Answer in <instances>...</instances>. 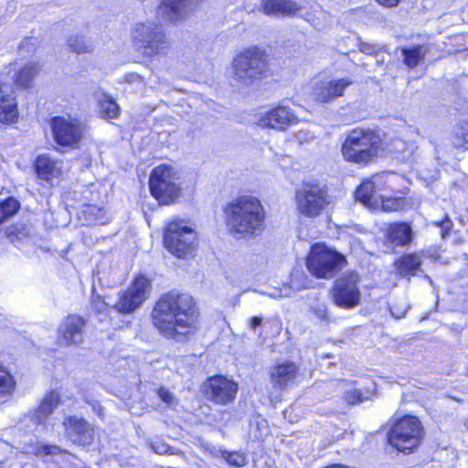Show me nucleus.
Masks as SVG:
<instances>
[{
  "mask_svg": "<svg viewBox=\"0 0 468 468\" xmlns=\"http://www.w3.org/2000/svg\"><path fill=\"white\" fill-rule=\"evenodd\" d=\"M65 436L74 444L86 446L94 440V430L83 418L67 416L63 420Z\"/></svg>",
  "mask_w": 468,
  "mask_h": 468,
  "instance_id": "nucleus-17",
  "label": "nucleus"
},
{
  "mask_svg": "<svg viewBox=\"0 0 468 468\" xmlns=\"http://www.w3.org/2000/svg\"><path fill=\"white\" fill-rule=\"evenodd\" d=\"M222 456L228 462V463L237 467H242L247 463L244 454L237 452H229L224 451L222 452Z\"/></svg>",
  "mask_w": 468,
  "mask_h": 468,
  "instance_id": "nucleus-38",
  "label": "nucleus"
},
{
  "mask_svg": "<svg viewBox=\"0 0 468 468\" xmlns=\"http://www.w3.org/2000/svg\"><path fill=\"white\" fill-rule=\"evenodd\" d=\"M262 324V318L260 316H253L250 322V327L251 329H256L258 326Z\"/></svg>",
  "mask_w": 468,
  "mask_h": 468,
  "instance_id": "nucleus-47",
  "label": "nucleus"
},
{
  "mask_svg": "<svg viewBox=\"0 0 468 468\" xmlns=\"http://www.w3.org/2000/svg\"><path fill=\"white\" fill-rule=\"evenodd\" d=\"M386 237L391 245L406 246L412 239V230L406 223H394L388 228Z\"/></svg>",
  "mask_w": 468,
  "mask_h": 468,
  "instance_id": "nucleus-27",
  "label": "nucleus"
},
{
  "mask_svg": "<svg viewBox=\"0 0 468 468\" xmlns=\"http://www.w3.org/2000/svg\"><path fill=\"white\" fill-rule=\"evenodd\" d=\"M51 127L55 141L62 146L76 147L82 138L85 125L76 118L54 117Z\"/></svg>",
  "mask_w": 468,
  "mask_h": 468,
  "instance_id": "nucleus-13",
  "label": "nucleus"
},
{
  "mask_svg": "<svg viewBox=\"0 0 468 468\" xmlns=\"http://www.w3.org/2000/svg\"><path fill=\"white\" fill-rule=\"evenodd\" d=\"M99 114L102 119H115L120 114V107L110 96L101 93L98 96Z\"/></svg>",
  "mask_w": 468,
  "mask_h": 468,
  "instance_id": "nucleus-29",
  "label": "nucleus"
},
{
  "mask_svg": "<svg viewBox=\"0 0 468 468\" xmlns=\"http://www.w3.org/2000/svg\"><path fill=\"white\" fill-rule=\"evenodd\" d=\"M438 171L434 170L429 178L435 179L437 177Z\"/></svg>",
  "mask_w": 468,
  "mask_h": 468,
  "instance_id": "nucleus-49",
  "label": "nucleus"
},
{
  "mask_svg": "<svg viewBox=\"0 0 468 468\" xmlns=\"http://www.w3.org/2000/svg\"><path fill=\"white\" fill-rule=\"evenodd\" d=\"M34 168L39 179L52 185L53 180L62 176V161L50 157L48 154H40L37 157Z\"/></svg>",
  "mask_w": 468,
  "mask_h": 468,
  "instance_id": "nucleus-21",
  "label": "nucleus"
},
{
  "mask_svg": "<svg viewBox=\"0 0 468 468\" xmlns=\"http://www.w3.org/2000/svg\"><path fill=\"white\" fill-rule=\"evenodd\" d=\"M204 0H161L158 14L176 23L187 17Z\"/></svg>",
  "mask_w": 468,
  "mask_h": 468,
  "instance_id": "nucleus-19",
  "label": "nucleus"
},
{
  "mask_svg": "<svg viewBox=\"0 0 468 468\" xmlns=\"http://www.w3.org/2000/svg\"><path fill=\"white\" fill-rule=\"evenodd\" d=\"M152 448L154 451V452H156L158 454H164L168 452L169 446L165 443L155 442V443L152 444Z\"/></svg>",
  "mask_w": 468,
  "mask_h": 468,
  "instance_id": "nucleus-45",
  "label": "nucleus"
},
{
  "mask_svg": "<svg viewBox=\"0 0 468 468\" xmlns=\"http://www.w3.org/2000/svg\"><path fill=\"white\" fill-rule=\"evenodd\" d=\"M151 318L161 335L176 342H184L189 330L197 328L198 311L192 296L172 291L160 296L153 308Z\"/></svg>",
  "mask_w": 468,
  "mask_h": 468,
  "instance_id": "nucleus-1",
  "label": "nucleus"
},
{
  "mask_svg": "<svg viewBox=\"0 0 468 468\" xmlns=\"http://www.w3.org/2000/svg\"><path fill=\"white\" fill-rule=\"evenodd\" d=\"M379 48L377 45L367 43V42H360L359 44V50L367 55H372L376 54Z\"/></svg>",
  "mask_w": 468,
  "mask_h": 468,
  "instance_id": "nucleus-43",
  "label": "nucleus"
},
{
  "mask_svg": "<svg viewBox=\"0 0 468 468\" xmlns=\"http://www.w3.org/2000/svg\"><path fill=\"white\" fill-rule=\"evenodd\" d=\"M19 208V203L13 197H9L0 203V225L11 218Z\"/></svg>",
  "mask_w": 468,
  "mask_h": 468,
  "instance_id": "nucleus-34",
  "label": "nucleus"
},
{
  "mask_svg": "<svg viewBox=\"0 0 468 468\" xmlns=\"http://www.w3.org/2000/svg\"><path fill=\"white\" fill-rule=\"evenodd\" d=\"M452 144L455 148L468 149V118L454 129Z\"/></svg>",
  "mask_w": 468,
  "mask_h": 468,
  "instance_id": "nucleus-32",
  "label": "nucleus"
},
{
  "mask_svg": "<svg viewBox=\"0 0 468 468\" xmlns=\"http://www.w3.org/2000/svg\"><path fill=\"white\" fill-rule=\"evenodd\" d=\"M423 429L418 418L406 416L399 420L388 433L390 445L399 452H410L420 442Z\"/></svg>",
  "mask_w": 468,
  "mask_h": 468,
  "instance_id": "nucleus-8",
  "label": "nucleus"
},
{
  "mask_svg": "<svg viewBox=\"0 0 468 468\" xmlns=\"http://www.w3.org/2000/svg\"><path fill=\"white\" fill-rule=\"evenodd\" d=\"M296 116L289 107L278 106L264 113L259 119L261 127H270L278 130H285L289 125L294 123Z\"/></svg>",
  "mask_w": 468,
  "mask_h": 468,
  "instance_id": "nucleus-20",
  "label": "nucleus"
},
{
  "mask_svg": "<svg viewBox=\"0 0 468 468\" xmlns=\"http://www.w3.org/2000/svg\"><path fill=\"white\" fill-rule=\"evenodd\" d=\"M379 5L387 7L397 6L400 0H376Z\"/></svg>",
  "mask_w": 468,
  "mask_h": 468,
  "instance_id": "nucleus-46",
  "label": "nucleus"
},
{
  "mask_svg": "<svg viewBox=\"0 0 468 468\" xmlns=\"http://www.w3.org/2000/svg\"><path fill=\"white\" fill-rule=\"evenodd\" d=\"M422 264L421 256L418 253H410L395 261L397 271L402 276H415Z\"/></svg>",
  "mask_w": 468,
  "mask_h": 468,
  "instance_id": "nucleus-28",
  "label": "nucleus"
},
{
  "mask_svg": "<svg viewBox=\"0 0 468 468\" xmlns=\"http://www.w3.org/2000/svg\"><path fill=\"white\" fill-rule=\"evenodd\" d=\"M89 208L90 209V212H92V210L95 209L94 207H89Z\"/></svg>",
  "mask_w": 468,
  "mask_h": 468,
  "instance_id": "nucleus-52",
  "label": "nucleus"
},
{
  "mask_svg": "<svg viewBox=\"0 0 468 468\" xmlns=\"http://www.w3.org/2000/svg\"><path fill=\"white\" fill-rule=\"evenodd\" d=\"M16 381L9 371L0 365V404L8 401L15 391Z\"/></svg>",
  "mask_w": 468,
  "mask_h": 468,
  "instance_id": "nucleus-30",
  "label": "nucleus"
},
{
  "mask_svg": "<svg viewBox=\"0 0 468 468\" xmlns=\"http://www.w3.org/2000/svg\"><path fill=\"white\" fill-rule=\"evenodd\" d=\"M312 281H310L303 271H295L290 277L289 286L283 285L284 292L282 296H291L292 292H299L303 289H307L311 286Z\"/></svg>",
  "mask_w": 468,
  "mask_h": 468,
  "instance_id": "nucleus-31",
  "label": "nucleus"
},
{
  "mask_svg": "<svg viewBox=\"0 0 468 468\" xmlns=\"http://www.w3.org/2000/svg\"><path fill=\"white\" fill-rule=\"evenodd\" d=\"M301 8L293 0H261L260 10L270 16H293Z\"/></svg>",
  "mask_w": 468,
  "mask_h": 468,
  "instance_id": "nucleus-24",
  "label": "nucleus"
},
{
  "mask_svg": "<svg viewBox=\"0 0 468 468\" xmlns=\"http://www.w3.org/2000/svg\"><path fill=\"white\" fill-rule=\"evenodd\" d=\"M131 37L134 49L146 58L165 55L169 49L164 27L154 20L135 23Z\"/></svg>",
  "mask_w": 468,
  "mask_h": 468,
  "instance_id": "nucleus-4",
  "label": "nucleus"
},
{
  "mask_svg": "<svg viewBox=\"0 0 468 468\" xmlns=\"http://www.w3.org/2000/svg\"><path fill=\"white\" fill-rule=\"evenodd\" d=\"M431 44H414L398 48L400 52L402 63L409 69H415L423 63L427 54L431 48Z\"/></svg>",
  "mask_w": 468,
  "mask_h": 468,
  "instance_id": "nucleus-23",
  "label": "nucleus"
},
{
  "mask_svg": "<svg viewBox=\"0 0 468 468\" xmlns=\"http://www.w3.org/2000/svg\"><path fill=\"white\" fill-rule=\"evenodd\" d=\"M353 83L354 80L350 77L318 79L313 84L312 97L318 102L330 103L344 96L346 88Z\"/></svg>",
  "mask_w": 468,
  "mask_h": 468,
  "instance_id": "nucleus-14",
  "label": "nucleus"
},
{
  "mask_svg": "<svg viewBox=\"0 0 468 468\" xmlns=\"http://www.w3.org/2000/svg\"><path fill=\"white\" fill-rule=\"evenodd\" d=\"M68 44L72 51L76 53H90L93 50V45L90 41L81 36H72L68 39Z\"/></svg>",
  "mask_w": 468,
  "mask_h": 468,
  "instance_id": "nucleus-33",
  "label": "nucleus"
},
{
  "mask_svg": "<svg viewBox=\"0 0 468 468\" xmlns=\"http://www.w3.org/2000/svg\"><path fill=\"white\" fill-rule=\"evenodd\" d=\"M60 395L57 391H50L47 393L37 409L29 413L30 420L37 425H45L48 418L53 413L55 409L60 403Z\"/></svg>",
  "mask_w": 468,
  "mask_h": 468,
  "instance_id": "nucleus-22",
  "label": "nucleus"
},
{
  "mask_svg": "<svg viewBox=\"0 0 468 468\" xmlns=\"http://www.w3.org/2000/svg\"><path fill=\"white\" fill-rule=\"evenodd\" d=\"M294 138L300 145H303L312 143L315 139V135L311 131L303 129L295 133Z\"/></svg>",
  "mask_w": 468,
  "mask_h": 468,
  "instance_id": "nucleus-40",
  "label": "nucleus"
},
{
  "mask_svg": "<svg viewBox=\"0 0 468 468\" xmlns=\"http://www.w3.org/2000/svg\"><path fill=\"white\" fill-rule=\"evenodd\" d=\"M39 71V67L37 63H28L25 65L19 71L11 72L9 69L7 72H2L0 75H5L8 82L12 84H16L20 87H28L31 85V82L34 80L35 77Z\"/></svg>",
  "mask_w": 468,
  "mask_h": 468,
  "instance_id": "nucleus-26",
  "label": "nucleus"
},
{
  "mask_svg": "<svg viewBox=\"0 0 468 468\" xmlns=\"http://www.w3.org/2000/svg\"><path fill=\"white\" fill-rule=\"evenodd\" d=\"M383 150L379 133L370 129L351 130L341 146V154L346 162L361 165L373 162Z\"/></svg>",
  "mask_w": 468,
  "mask_h": 468,
  "instance_id": "nucleus-3",
  "label": "nucleus"
},
{
  "mask_svg": "<svg viewBox=\"0 0 468 468\" xmlns=\"http://www.w3.org/2000/svg\"><path fill=\"white\" fill-rule=\"evenodd\" d=\"M90 406L94 412H96L99 416H102V407L100 405L98 401L90 402Z\"/></svg>",
  "mask_w": 468,
  "mask_h": 468,
  "instance_id": "nucleus-48",
  "label": "nucleus"
},
{
  "mask_svg": "<svg viewBox=\"0 0 468 468\" xmlns=\"http://www.w3.org/2000/svg\"><path fill=\"white\" fill-rule=\"evenodd\" d=\"M434 224L441 229V236L444 238L445 234L452 229V223L449 217L446 215L442 221L434 222Z\"/></svg>",
  "mask_w": 468,
  "mask_h": 468,
  "instance_id": "nucleus-44",
  "label": "nucleus"
},
{
  "mask_svg": "<svg viewBox=\"0 0 468 468\" xmlns=\"http://www.w3.org/2000/svg\"><path fill=\"white\" fill-rule=\"evenodd\" d=\"M6 80L5 75H0V123L10 125L17 122L19 112L13 86Z\"/></svg>",
  "mask_w": 468,
  "mask_h": 468,
  "instance_id": "nucleus-18",
  "label": "nucleus"
},
{
  "mask_svg": "<svg viewBox=\"0 0 468 468\" xmlns=\"http://www.w3.org/2000/svg\"><path fill=\"white\" fill-rule=\"evenodd\" d=\"M374 192V184L371 181H365L357 187L356 192V198L361 203L367 205L370 202Z\"/></svg>",
  "mask_w": 468,
  "mask_h": 468,
  "instance_id": "nucleus-35",
  "label": "nucleus"
},
{
  "mask_svg": "<svg viewBox=\"0 0 468 468\" xmlns=\"http://www.w3.org/2000/svg\"><path fill=\"white\" fill-rule=\"evenodd\" d=\"M229 230L243 237H255L265 229L266 212L259 198L242 196L225 208Z\"/></svg>",
  "mask_w": 468,
  "mask_h": 468,
  "instance_id": "nucleus-2",
  "label": "nucleus"
},
{
  "mask_svg": "<svg viewBox=\"0 0 468 468\" xmlns=\"http://www.w3.org/2000/svg\"><path fill=\"white\" fill-rule=\"evenodd\" d=\"M164 244L177 258L186 259L197 250V234L186 221L176 220L166 226Z\"/></svg>",
  "mask_w": 468,
  "mask_h": 468,
  "instance_id": "nucleus-6",
  "label": "nucleus"
},
{
  "mask_svg": "<svg viewBox=\"0 0 468 468\" xmlns=\"http://www.w3.org/2000/svg\"><path fill=\"white\" fill-rule=\"evenodd\" d=\"M157 395L161 399V400L167 404L169 407H173L177 403V399L174 396V394L165 388H159L157 389Z\"/></svg>",
  "mask_w": 468,
  "mask_h": 468,
  "instance_id": "nucleus-39",
  "label": "nucleus"
},
{
  "mask_svg": "<svg viewBox=\"0 0 468 468\" xmlns=\"http://www.w3.org/2000/svg\"><path fill=\"white\" fill-rule=\"evenodd\" d=\"M267 70L266 54L257 48L245 50L232 61V78L239 85L254 84L265 76Z\"/></svg>",
  "mask_w": 468,
  "mask_h": 468,
  "instance_id": "nucleus-5",
  "label": "nucleus"
},
{
  "mask_svg": "<svg viewBox=\"0 0 468 468\" xmlns=\"http://www.w3.org/2000/svg\"><path fill=\"white\" fill-rule=\"evenodd\" d=\"M96 220L100 223V224H104L105 223V220H103L102 218H96Z\"/></svg>",
  "mask_w": 468,
  "mask_h": 468,
  "instance_id": "nucleus-50",
  "label": "nucleus"
},
{
  "mask_svg": "<svg viewBox=\"0 0 468 468\" xmlns=\"http://www.w3.org/2000/svg\"><path fill=\"white\" fill-rule=\"evenodd\" d=\"M343 261L345 258L339 253L329 250L324 244L317 243L311 248L306 266L315 277L328 279L336 273Z\"/></svg>",
  "mask_w": 468,
  "mask_h": 468,
  "instance_id": "nucleus-10",
  "label": "nucleus"
},
{
  "mask_svg": "<svg viewBox=\"0 0 468 468\" xmlns=\"http://www.w3.org/2000/svg\"><path fill=\"white\" fill-rule=\"evenodd\" d=\"M363 393L360 390L354 389L346 393V401L349 404L358 403L364 400Z\"/></svg>",
  "mask_w": 468,
  "mask_h": 468,
  "instance_id": "nucleus-42",
  "label": "nucleus"
},
{
  "mask_svg": "<svg viewBox=\"0 0 468 468\" xmlns=\"http://www.w3.org/2000/svg\"><path fill=\"white\" fill-rule=\"evenodd\" d=\"M298 368L292 362H284L276 365L271 370V379L274 387L283 389L292 383Z\"/></svg>",
  "mask_w": 468,
  "mask_h": 468,
  "instance_id": "nucleus-25",
  "label": "nucleus"
},
{
  "mask_svg": "<svg viewBox=\"0 0 468 468\" xmlns=\"http://www.w3.org/2000/svg\"><path fill=\"white\" fill-rule=\"evenodd\" d=\"M358 282L359 277L356 272H348L339 277L331 291L334 303L345 309L357 306L361 297Z\"/></svg>",
  "mask_w": 468,
  "mask_h": 468,
  "instance_id": "nucleus-12",
  "label": "nucleus"
},
{
  "mask_svg": "<svg viewBox=\"0 0 468 468\" xmlns=\"http://www.w3.org/2000/svg\"><path fill=\"white\" fill-rule=\"evenodd\" d=\"M238 384L223 376L209 378L204 384L205 397L215 404L232 403L238 392Z\"/></svg>",
  "mask_w": 468,
  "mask_h": 468,
  "instance_id": "nucleus-15",
  "label": "nucleus"
},
{
  "mask_svg": "<svg viewBox=\"0 0 468 468\" xmlns=\"http://www.w3.org/2000/svg\"><path fill=\"white\" fill-rule=\"evenodd\" d=\"M28 40L29 39L25 38V40L21 43V47L24 48Z\"/></svg>",
  "mask_w": 468,
  "mask_h": 468,
  "instance_id": "nucleus-51",
  "label": "nucleus"
},
{
  "mask_svg": "<svg viewBox=\"0 0 468 468\" xmlns=\"http://www.w3.org/2000/svg\"><path fill=\"white\" fill-rule=\"evenodd\" d=\"M311 310L316 318L324 324H328L332 321V316L330 315L327 305L324 303L315 300L311 305Z\"/></svg>",
  "mask_w": 468,
  "mask_h": 468,
  "instance_id": "nucleus-36",
  "label": "nucleus"
},
{
  "mask_svg": "<svg viewBox=\"0 0 468 468\" xmlns=\"http://www.w3.org/2000/svg\"><path fill=\"white\" fill-rule=\"evenodd\" d=\"M35 454L37 456H58V455H69L71 456L68 452L65 450L60 449L58 446L56 445H37L35 449Z\"/></svg>",
  "mask_w": 468,
  "mask_h": 468,
  "instance_id": "nucleus-37",
  "label": "nucleus"
},
{
  "mask_svg": "<svg viewBox=\"0 0 468 468\" xmlns=\"http://www.w3.org/2000/svg\"><path fill=\"white\" fill-rule=\"evenodd\" d=\"M403 201L399 198H388L382 201V207L385 211H394L401 207Z\"/></svg>",
  "mask_w": 468,
  "mask_h": 468,
  "instance_id": "nucleus-41",
  "label": "nucleus"
},
{
  "mask_svg": "<svg viewBox=\"0 0 468 468\" xmlns=\"http://www.w3.org/2000/svg\"><path fill=\"white\" fill-rule=\"evenodd\" d=\"M328 204L327 190L318 184H304L295 192L296 210L305 218L320 216Z\"/></svg>",
  "mask_w": 468,
  "mask_h": 468,
  "instance_id": "nucleus-9",
  "label": "nucleus"
},
{
  "mask_svg": "<svg viewBox=\"0 0 468 468\" xmlns=\"http://www.w3.org/2000/svg\"><path fill=\"white\" fill-rule=\"evenodd\" d=\"M85 320L80 315H68L58 324L57 343L61 346H78L83 341Z\"/></svg>",
  "mask_w": 468,
  "mask_h": 468,
  "instance_id": "nucleus-16",
  "label": "nucleus"
},
{
  "mask_svg": "<svg viewBox=\"0 0 468 468\" xmlns=\"http://www.w3.org/2000/svg\"><path fill=\"white\" fill-rule=\"evenodd\" d=\"M151 291V281L139 275L126 290L118 293V301L112 307L120 314H131L149 298Z\"/></svg>",
  "mask_w": 468,
  "mask_h": 468,
  "instance_id": "nucleus-11",
  "label": "nucleus"
},
{
  "mask_svg": "<svg viewBox=\"0 0 468 468\" xmlns=\"http://www.w3.org/2000/svg\"><path fill=\"white\" fill-rule=\"evenodd\" d=\"M149 188L152 196L160 203L169 205L180 195L178 176L171 166L159 165L151 173Z\"/></svg>",
  "mask_w": 468,
  "mask_h": 468,
  "instance_id": "nucleus-7",
  "label": "nucleus"
}]
</instances>
